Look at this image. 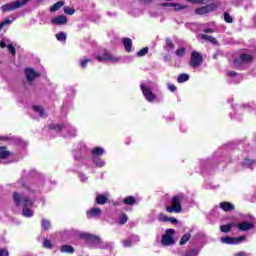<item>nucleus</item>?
Here are the masks:
<instances>
[{"instance_id": "f257e3e1", "label": "nucleus", "mask_w": 256, "mask_h": 256, "mask_svg": "<svg viewBox=\"0 0 256 256\" xmlns=\"http://www.w3.org/2000/svg\"><path fill=\"white\" fill-rule=\"evenodd\" d=\"M65 235L68 237H80L81 239H87V241H90L92 247L95 249H105V247H108V243L103 245V240L99 238L98 236L79 232L77 230H66Z\"/></svg>"}, {"instance_id": "f03ea898", "label": "nucleus", "mask_w": 256, "mask_h": 256, "mask_svg": "<svg viewBox=\"0 0 256 256\" xmlns=\"http://www.w3.org/2000/svg\"><path fill=\"white\" fill-rule=\"evenodd\" d=\"M14 203L16 205H22L23 206V216L24 217H33V210H31V207H33V202L31 199L15 192L13 195Z\"/></svg>"}, {"instance_id": "7ed1b4c3", "label": "nucleus", "mask_w": 256, "mask_h": 256, "mask_svg": "<svg viewBox=\"0 0 256 256\" xmlns=\"http://www.w3.org/2000/svg\"><path fill=\"white\" fill-rule=\"evenodd\" d=\"M183 201H185L184 194L174 196L171 201V206L166 207L167 213H181V211H183V207H181Z\"/></svg>"}, {"instance_id": "20e7f679", "label": "nucleus", "mask_w": 256, "mask_h": 256, "mask_svg": "<svg viewBox=\"0 0 256 256\" xmlns=\"http://www.w3.org/2000/svg\"><path fill=\"white\" fill-rule=\"evenodd\" d=\"M27 3H29V0H16L1 6V11L3 13L15 11V9H20V7H24V5H27Z\"/></svg>"}, {"instance_id": "39448f33", "label": "nucleus", "mask_w": 256, "mask_h": 256, "mask_svg": "<svg viewBox=\"0 0 256 256\" xmlns=\"http://www.w3.org/2000/svg\"><path fill=\"white\" fill-rule=\"evenodd\" d=\"M253 61V56L249 54H241L238 58L234 60V67L238 69H243V65H247V63H251Z\"/></svg>"}, {"instance_id": "423d86ee", "label": "nucleus", "mask_w": 256, "mask_h": 256, "mask_svg": "<svg viewBox=\"0 0 256 256\" xmlns=\"http://www.w3.org/2000/svg\"><path fill=\"white\" fill-rule=\"evenodd\" d=\"M173 235H175L174 229L166 230V233L162 236V240H161L163 247H169V245H175V239L173 238Z\"/></svg>"}, {"instance_id": "0eeeda50", "label": "nucleus", "mask_w": 256, "mask_h": 256, "mask_svg": "<svg viewBox=\"0 0 256 256\" xmlns=\"http://www.w3.org/2000/svg\"><path fill=\"white\" fill-rule=\"evenodd\" d=\"M96 59L99 61V63H103V61H110L111 63L119 62V58H117V56L111 55V53L107 52V50H104L101 55H97Z\"/></svg>"}, {"instance_id": "6e6552de", "label": "nucleus", "mask_w": 256, "mask_h": 256, "mask_svg": "<svg viewBox=\"0 0 256 256\" xmlns=\"http://www.w3.org/2000/svg\"><path fill=\"white\" fill-rule=\"evenodd\" d=\"M201 63H203V56H201L199 52L193 51L191 53L190 66H192L193 69H197V67L201 66Z\"/></svg>"}, {"instance_id": "1a4fd4ad", "label": "nucleus", "mask_w": 256, "mask_h": 256, "mask_svg": "<svg viewBox=\"0 0 256 256\" xmlns=\"http://www.w3.org/2000/svg\"><path fill=\"white\" fill-rule=\"evenodd\" d=\"M243 241H245V236H239L237 238L226 236L221 238V242L226 245H239L240 243H243Z\"/></svg>"}, {"instance_id": "9d476101", "label": "nucleus", "mask_w": 256, "mask_h": 256, "mask_svg": "<svg viewBox=\"0 0 256 256\" xmlns=\"http://www.w3.org/2000/svg\"><path fill=\"white\" fill-rule=\"evenodd\" d=\"M140 87L146 101H155V94H153V91H151V88H149V86L141 84Z\"/></svg>"}, {"instance_id": "9b49d317", "label": "nucleus", "mask_w": 256, "mask_h": 256, "mask_svg": "<svg viewBox=\"0 0 256 256\" xmlns=\"http://www.w3.org/2000/svg\"><path fill=\"white\" fill-rule=\"evenodd\" d=\"M216 7H217V4L215 3L208 4L206 6L196 9V13L197 15H205V13H211V11H215Z\"/></svg>"}, {"instance_id": "f8f14e48", "label": "nucleus", "mask_w": 256, "mask_h": 256, "mask_svg": "<svg viewBox=\"0 0 256 256\" xmlns=\"http://www.w3.org/2000/svg\"><path fill=\"white\" fill-rule=\"evenodd\" d=\"M25 75H26V79L29 83H31V81H33V79L39 77L38 72H35V70H33L32 68H27L25 70Z\"/></svg>"}, {"instance_id": "ddd939ff", "label": "nucleus", "mask_w": 256, "mask_h": 256, "mask_svg": "<svg viewBox=\"0 0 256 256\" xmlns=\"http://www.w3.org/2000/svg\"><path fill=\"white\" fill-rule=\"evenodd\" d=\"M239 231H249L250 229H253L255 227V224L251 222H241L239 224H236Z\"/></svg>"}, {"instance_id": "4468645a", "label": "nucleus", "mask_w": 256, "mask_h": 256, "mask_svg": "<svg viewBox=\"0 0 256 256\" xmlns=\"http://www.w3.org/2000/svg\"><path fill=\"white\" fill-rule=\"evenodd\" d=\"M51 23H53V25H65V23H67V17L63 15L57 16L51 20Z\"/></svg>"}, {"instance_id": "2eb2a0df", "label": "nucleus", "mask_w": 256, "mask_h": 256, "mask_svg": "<svg viewBox=\"0 0 256 256\" xmlns=\"http://www.w3.org/2000/svg\"><path fill=\"white\" fill-rule=\"evenodd\" d=\"M101 209L99 208H92L87 212L88 219H93V217H100L101 215Z\"/></svg>"}, {"instance_id": "dca6fc26", "label": "nucleus", "mask_w": 256, "mask_h": 256, "mask_svg": "<svg viewBox=\"0 0 256 256\" xmlns=\"http://www.w3.org/2000/svg\"><path fill=\"white\" fill-rule=\"evenodd\" d=\"M164 7H174V11H183V9H187V6L177 4V3H165L163 4Z\"/></svg>"}, {"instance_id": "f3484780", "label": "nucleus", "mask_w": 256, "mask_h": 256, "mask_svg": "<svg viewBox=\"0 0 256 256\" xmlns=\"http://www.w3.org/2000/svg\"><path fill=\"white\" fill-rule=\"evenodd\" d=\"M220 209H222L223 211H233L235 210V206L229 202H221Z\"/></svg>"}, {"instance_id": "a211bd4d", "label": "nucleus", "mask_w": 256, "mask_h": 256, "mask_svg": "<svg viewBox=\"0 0 256 256\" xmlns=\"http://www.w3.org/2000/svg\"><path fill=\"white\" fill-rule=\"evenodd\" d=\"M123 45H124L125 51H127V53H131V47H133V42L131 41V38H124Z\"/></svg>"}, {"instance_id": "6ab92c4d", "label": "nucleus", "mask_w": 256, "mask_h": 256, "mask_svg": "<svg viewBox=\"0 0 256 256\" xmlns=\"http://www.w3.org/2000/svg\"><path fill=\"white\" fill-rule=\"evenodd\" d=\"M233 227H237V224L230 223V224L222 225L220 227V230L222 231V233H229V231H231V229H233Z\"/></svg>"}, {"instance_id": "aec40b11", "label": "nucleus", "mask_w": 256, "mask_h": 256, "mask_svg": "<svg viewBox=\"0 0 256 256\" xmlns=\"http://www.w3.org/2000/svg\"><path fill=\"white\" fill-rule=\"evenodd\" d=\"M93 157H99L105 153V150L101 147H96L91 151Z\"/></svg>"}, {"instance_id": "412c9836", "label": "nucleus", "mask_w": 256, "mask_h": 256, "mask_svg": "<svg viewBox=\"0 0 256 256\" xmlns=\"http://www.w3.org/2000/svg\"><path fill=\"white\" fill-rule=\"evenodd\" d=\"M135 203H137V199H135L133 196H128L123 199L124 205H135Z\"/></svg>"}, {"instance_id": "4be33fe9", "label": "nucleus", "mask_w": 256, "mask_h": 256, "mask_svg": "<svg viewBox=\"0 0 256 256\" xmlns=\"http://www.w3.org/2000/svg\"><path fill=\"white\" fill-rule=\"evenodd\" d=\"M32 109L35 113H38L39 117H47V115H45V110H43L41 106H33Z\"/></svg>"}, {"instance_id": "5701e85b", "label": "nucleus", "mask_w": 256, "mask_h": 256, "mask_svg": "<svg viewBox=\"0 0 256 256\" xmlns=\"http://www.w3.org/2000/svg\"><path fill=\"white\" fill-rule=\"evenodd\" d=\"M96 203L98 205H105V203H107V196L106 195H103V194H99L97 197H96Z\"/></svg>"}, {"instance_id": "b1692460", "label": "nucleus", "mask_w": 256, "mask_h": 256, "mask_svg": "<svg viewBox=\"0 0 256 256\" xmlns=\"http://www.w3.org/2000/svg\"><path fill=\"white\" fill-rule=\"evenodd\" d=\"M11 155V152L7 151V148L0 147V159H7Z\"/></svg>"}, {"instance_id": "393cba45", "label": "nucleus", "mask_w": 256, "mask_h": 256, "mask_svg": "<svg viewBox=\"0 0 256 256\" xmlns=\"http://www.w3.org/2000/svg\"><path fill=\"white\" fill-rule=\"evenodd\" d=\"M228 76L234 78V80H232L234 83H239V81H241V75L237 74L234 71L228 72Z\"/></svg>"}, {"instance_id": "a878e982", "label": "nucleus", "mask_w": 256, "mask_h": 256, "mask_svg": "<svg viewBox=\"0 0 256 256\" xmlns=\"http://www.w3.org/2000/svg\"><path fill=\"white\" fill-rule=\"evenodd\" d=\"M96 167H105V160L99 157H92Z\"/></svg>"}, {"instance_id": "bb28decb", "label": "nucleus", "mask_w": 256, "mask_h": 256, "mask_svg": "<svg viewBox=\"0 0 256 256\" xmlns=\"http://www.w3.org/2000/svg\"><path fill=\"white\" fill-rule=\"evenodd\" d=\"M61 252L62 253H75V249L73 248V246L63 245L61 247Z\"/></svg>"}, {"instance_id": "cd10ccee", "label": "nucleus", "mask_w": 256, "mask_h": 256, "mask_svg": "<svg viewBox=\"0 0 256 256\" xmlns=\"http://www.w3.org/2000/svg\"><path fill=\"white\" fill-rule=\"evenodd\" d=\"M61 7H63V1H59V2L55 3L50 8V11H51V13H55V11H59V9H61Z\"/></svg>"}, {"instance_id": "c85d7f7f", "label": "nucleus", "mask_w": 256, "mask_h": 256, "mask_svg": "<svg viewBox=\"0 0 256 256\" xmlns=\"http://www.w3.org/2000/svg\"><path fill=\"white\" fill-rule=\"evenodd\" d=\"M253 165H255V161L250 160V159H244V161L242 162V166L249 168V167H253Z\"/></svg>"}, {"instance_id": "c756f323", "label": "nucleus", "mask_w": 256, "mask_h": 256, "mask_svg": "<svg viewBox=\"0 0 256 256\" xmlns=\"http://www.w3.org/2000/svg\"><path fill=\"white\" fill-rule=\"evenodd\" d=\"M178 83H185V81H189L188 74H180L177 78Z\"/></svg>"}, {"instance_id": "7c9ffc66", "label": "nucleus", "mask_w": 256, "mask_h": 256, "mask_svg": "<svg viewBox=\"0 0 256 256\" xmlns=\"http://www.w3.org/2000/svg\"><path fill=\"white\" fill-rule=\"evenodd\" d=\"M50 129H52L53 131H63V129H65V126L61 124H52L50 125Z\"/></svg>"}, {"instance_id": "2f4dec72", "label": "nucleus", "mask_w": 256, "mask_h": 256, "mask_svg": "<svg viewBox=\"0 0 256 256\" xmlns=\"http://www.w3.org/2000/svg\"><path fill=\"white\" fill-rule=\"evenodd\" d=\"M57 41H66L67 40V34L65 32H59L56 34Z\"/></svg>"}, {"instance_id": "473e14b6", "label": "nucleus", "mask_w": 256, "mask_h": 256, "mask_svg": "<svg viewBox=\"0 0 256 256\" xmlns=\"http://www.w3.org/2000/svg\"><path fill=\"white\" fill-rule=\"evenodd\" d=\"M202 39H204L205 41H210V43H217V39L207 34H203Z\"/></svg>"}, {"instance_id": "72a5a7b5", "label": "nucleus", "mask_w": 256, "mask_h": 256, "mask_svg": "<svg viewBox=\"0 0 256 256\" xmlns=\"http://www.w3.org/2000/svg\"><path fill=\"white\" fill-rule=\"evenodd\" d=\"M166 51H169V49H175V44H173V41L171 39L166 38Z\"/></svg>"}, {"instance_id": "f704fd0d", "label": "nucleus", "mask_w": 256, "mask_h": 256, "mask_svg": "<svg viewBox=\"0 0 256 256\" xmlns=\"http://www.w3.org/2000/svg\"><path fill=\"white\" fill-rule=\"evenodd\" d=\"M129 221V217H127V214H121L119 218V225H125Z\"/></svg>"}, {"instance_id": "c9c22d12", "label": "nucleus", "mask_w": 256, "mask_h": 256, "mask_svg": "<svg viewBox=\"0 0 256 256\" xmlns=\"http://www.w3.org/2000/svg\"><path fill=\"white\" fill-rule=\"evenodd\" d=\"M13 23V19L6 18L4 21L0 23V31L5 27V25H11Z\"/></svg>"}, {"instance_id": "e433bc0d", "label": "nucleus", "mask_w": 256, "mask_h": 256, "mask_svg": "<svg viewBox=\"0 0 256 256\" xmlns=\"http://www.w3.org/2000/svg\"><path fill=\"white\" fill-rule=\"evenodd\" d=\"M191 239V234H184L180 240V245H185Z\"/></svg>"}, {"instance_id": "4c0bfd02", "label": "nucleus", "mask_w": 256, "mask_h": 256, "mask_svg": "<svg viewBox=\"0 0 256 256\" xmlns=\"http://www.w3.org/2000/svg\"><path fill=\"white\" fill-rule=\"evenodd\" d=\"M64 13H66L67 15H74L75 14V9L66 6L64 7Z\"/></svg>"}, {"instance_id": "58836bf2", "label": "nucleus", "mask_w": 256, "mask_h": 256, "mask_svg": "<svg viewBox=\"0 0 256 256\" xmlns=\"http://www.w3.org/2000/svg\"><path fill=\"white\" fill-rule=\"evenodd\" d=\"M149 53V48L145 47L137 52L138 57H145V54Z\"/></svg>"}, {"instance_id": "ea45409f", "label": "nucleus", "mask_w": 256, "mask_h": 256, "mask_svg": "<svg viewBox=\"0 0 256 256\" xmlns=\"http://www.w3.org/2000/svg\"><path fill=\"white\" fill-rule=\"evenodd\" d=\"M224 21L226 23H233V17H231V15H229V13L225 12L224 13Z\"/></svg>"}, {"instance_id": "a19ab883", "label": "nucleus", "mask_w": 256, "mask_h": 256, "mask_svg": "<svg viewBox=\"0 0 256 256\" xmlns=\"http://www.w3.org/2000/svg\"><path fill=\"white\" fill-rule=\"evenodd\" d=\"M197 255H199V251L197 249H192L186 252L184 256H197Z\"/></svg>"}, {"instance_id": "79ce46f5", "label": "nucleus", "mask_w": 256, "mask_h": 256, "mask_svg": "<svg viewBox=\"0 0 256 256\" xmlns=\"http://www.w3.org/2000/svg\"><path fill=\"white\" fill-rule=\"evenodd\" d=\"M183 55H185V48H178L177 50H176V56L177 57H183Z\"/></svg>"}, {"instance_id": "37998d69", "label": "nucleus", "mask_w": 256, "mask_h": 256, "mask_svg": "<svg viewBox=\"0 0 256 256\" xmlns=\"http://www.w3.org/2000/svg\"><path fill=\"white\" fill-rule=\"evenodd\" d=\"M49 227H51V222L49 220H42V228L47 230Z\"/></svg>"}, {"instance_id": "c03bdc74", "label": "nucleus", "mask_w": 256, "mask_h": 256, "mask_svg": "<svg viewBox=\"0 0 256 256\" xmlns=\"http://www.w3.org/2000/svg\"><path fill=\"white\" fill-rule=\"evenodd\" d=\"M7 47H8V51H9V53H11V55H15V53H17L15 50V46H13V44H8Z\"/></svg>"}, {"instance_id": "a18cd8bd", "label": "nucleus", "mask_w": 256, "mask_h": 256, "mask_svg": "<svg viewBox=\"0 0 256 256\" xmlns=\"http://www.w3.org/2000/svg\"><path fill=\"white\" fill-rule=\"evenodd\" d=\"M158 219L159 221H163L164 223H167V221H169V217H167L165 214H159Z\"/></svg>"}, {"instance_id": "49530a36", "label": "nucleus", "mask_w": 256, "mask_h": 256, "mask_svg": "<svg viewBox=\"0 0 256 256\" xmlns=\"http://www.w3.org/2000/svg\"><path fill=\"white\" fill-rule=\"evenodd\" d=\"M87 63H91V59H85L81 61L80 65L82 69H85L87 67Z\"/></svg>"}, {"instance_id": "de8ad7c7", "label": "nucleus", "mask_w": 256, "mask_h": 256, "mask_svg": "<svg viewBox=\"0 0 256 256\" xmlns=\"http://www.w3.org/2000/svg\"><path fill=\"white\" fill-rule=\"evenodd\" d=\"M43 247H45V249H51L52 244L49 240H44Z\"/></svg>"}, {"instance_id": "09e8293b", "label": "nucleus", "mask_w": 256, "mask_h": 256, "mask_svg": "<svg viewBox=\"0 0 256 256\" xmlns=\"http://www.w3.org/2000/svg\"><path fill=\"white\" fill-rule=\"evenodd\" d=\"M0 256H9V251L7 249H0Z\"/></svg>"}, {"instance_id": "8fccbe9b", "label": "nucleus", "mask_w": 256, "mask_h": 256, "mask_svg": "<svg viewBox=\"0 0 256 256\" xmlns=\"http://www.w3.org/2000/svg\"><path fill=\"white\" fill-rule=\"evenodd\" d=\"M168 88H169L170 91H172V93L177 91V87L175 85H173V84H169Z\"/></svg>"}, {"instance_id": "3c124183", "label": "nucleus", "mask_w": 256, "mask_h": 256, "mask_svg": "<svg viewBox=\"0 0 256 256\" xmlns=\"http://www.w3.org/2000/svg\"><path fill=\"white\" fill-rule=\"evenodd\" d=\"M76 133H77V131H75V129H74V128L70 127V133H69V136H70V137H75Z\"/></svg>"}, {"instance_id": "603ef678", "label": "nucleus", "mask_w": 256, "mask_h": 256, "mask_svg": "<svg viewBox=\"0 0 256 256\" xmlns=\"http://www.w3.org/2000/svg\"><path fill=\"white\" fill-rule=\"evenodd\" d=\"M123 246L124 247H131V241L130 240H124L123 241Z\"/></svg>"}, {"instance_id": "864d4df0", "label": "nucleus", "mask_w": 256, "mask_h": 256, "mask_svg": "<svg viewBox=\"0 0 256 256\" xmlns=\"http://www.w3.org/2000/svg\"><path fill=\"white\" fill-rule=\"evenodd\" d=\"M79 178H80V181H87V178L85 177V174H83V173H80L79 174Z\"/></svg>"}, {"instance_id": "5fc2aeb1", "label": "nucleus", "mask_w": 256, "mask_h": 256, "mask_svg": "<svg viewBox=\"0 0 256 256\" xmlns=\"http://www.w3.org/2000/svg\"><path fill=\"white\" fill-rule=\"evenodd\" d=\"M0 47L1 49H5V47H7V43H5V41H0Z\"/></svg>"}, {"instance_id": "6e6d98bb", "label": "nucleus", "mask_w": 256, "mask_h": 256, "mask_svg": "<svg viewBox=\"0 0 256 256\" xmlns=\"http://www.w3.org/2000/svg\"><path fill=\"white\" fill-rule=\"evenodd\" d=\"M168 221H169L170 223H177V218L171 217V218H168Z\"/></svg>"}, {"instance_id": "4d7b16f0", "label": "nucleus", "mask_w": 256, "mask_h": 256, "mask_svg": "<svg viewBox=\"0 0 256 256\" xmlns=\"http://www.w3.org/2000/svg\"><path fill=\"white\" fill-rule=\"evenodd\" d=\"M204 33H213V29L207 28L204 30Z\"/></svg>"}, {"instance_id": "13d9d810", "label": "nucleus", "mask_w": 256, "mask_h": 256, "mask_svg": "<svg viewBox=\"0 0 256 256\" xmlns=\"http://www.w3.org/2000/svg\"><path fill=\"white\" fill-rule=\"evenodd\" d=\"M234 256H245V252H238Z\"/></svg>"}, {"instance_id": "bf43d9fd", "label": "nucleus", "mask_w": 256, "mask_h": 256, "mask_svg": "<svg viewBox=\"0 0 256 256\" xmlns=\"http://www.w3.org/2000/svg\"><path fill=\"white\" fill-rule=\"evenodd\" d=\"M189 3H199V0H187Z\"/></svg>"}, {"instance_id": "052dcab7", "label": "nucleus", "mask_w": 256, "mask_h": 256, "mask_svg": "<svg viewBox=\"0 0 256 256\" xmlns=\"http://www.w3.org/2000/svg\"><path fill=\"white\" fill-rule=\"evenodd\" d=\"M166 1H171V0H166Z\"/></svg>"}]
</instances>
